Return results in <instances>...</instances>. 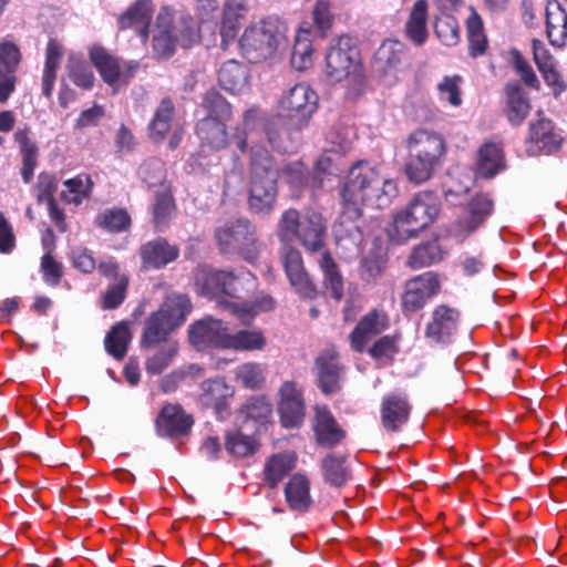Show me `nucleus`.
I'll return each instance as SVG.
<instances>
[{"label":"nucleus","instance_id":"obj_59","mask_svg":"<svg viewBox=\"0 0 567 567\" xmlns=\"http://www.w3.org/2000/svg\"><path fill=\"white\" fill-rule=\"evenodd\" d=\"M312 23L317 33L326 38L336 20L334 7L331 0H317L312 12Z\"/></svg>","mask_w":567,"mask_h":567},{"label":"nucleus","instance_id":"obj_19","mask_svg":"<svg viewBox=\"0 0 567 567\" xmlns=\"http://www.w3.org/2000/svg\"><path fill=\"white\" fill-rule=\"evenodd\" d=\"M411 55L408 47L396 39H386L377 49L372 68L380 76L396 74L409 65Z\"/></svg>","mask_w":567,"mask_h":567},{"label":"nucleus","instance_id":"obj_42","mask_svg":"<svg viewBox=\"0 0 567 567\" xmlns=\"http://www.w3.org/2000/svg\"><path fill=\"white\" fill-rule=\"evenodd\" d=\"M249 73L247 66L236 60H228L218 71L219 85L230 92L239 93L248 84Z\"/></svg>","mask_w":567,"mask_h":567},{"label":"nucleus","instance_id":"obj_60","mask_svg":"<svg viewBox=\"0 0 567 567\" xmlns=\"http://www.w3.org/2000/svg\"><path fill=\"white\" fill-rule=\"evenodd\" d=\"M177 342L161 344V349L146 359L145 371L151 375L161 374L171 365L174 357L177 354Z\"/></svg>","mask_w":567,"mask_h":567},{"label":"nucleus","instance_id":"obj_20","mask_svg":"<svg viewBox=\"0 0 567 567\" xmlns=\"http://www.w3.org/2000/svg\"><path fill=\"white\" fill-rule=\"evenodd\" d=\"M412 403L405 392H390L380 404V422L388 433H398L409 422Z\"/></svg>","mask_w":567,"mask_h":567},{"label":"nucleus","instance_id":"obj_43","mask_svg":"<svg viewBox=\"0 0 567 567\" xmlns=\"http://www.w3.org/2000/svg\"><path fill=\"white\" fill-rule=\"evenodd\" d=\"M62 54V45L55 39H50L47 44L45 62L41 79V92L47 99L52 96Z\"/></svg>","mask_w":567,"mask_h":567},{"label":"nucleus","instance_id":"obj_40","mask_svg":"<svg viewBox=\"0 0 567 567\" xmlns=\"http://www.w3.org/2000/svg\"><path fill=\"white\" fill-rule=\"evenodd\" d=\"M285 498L291 511L298 513L309 511L312 505L309 480L301 474L292 475L285 486Z\"/></svg>","mask_w":567,"mask_h":567},{"label":"nucleus","instance_id":"obj_46","mask_svg":"<svg viewBox=\"0 0 567 567\" xmlns=\"http://www.w3.org/2000/svg\"><path fill=\"white\" fill-rule=\"evenodd\" d=\"M94 225L110 234L127 231L132 226V218L125 208H106L94 218Z\"/></svg>","mask_w":567,"mask_h":567},{"label":"nucleus","instance_id":"obj_22","mask_svg":"<svg viewBox=\"0 0 567 567\" xmlns=\"http://www.w3.org/2000/svg\"><path fill=\"white\" fill-rule=\"evenodd\" d=\"M157 17L158 25H167L175 42L182 48H190L199 41L196 21L189 14H174L169 9L164 8Z\"/></svg>","mask_w":567,"mask_h":567},{"label":"nucleus","instance_id":"obj_14","mask_svg":"<svg viewBox=\"0 0 567 567\" xmlns=\"http://www.w3.org/2000/svg\"><path fill=\"white\" fill-rule=\"evenodd\" d=\"M286 277L295 291L303 299L317 297V287L305 268L302 255L292 245H284L279 251Z\"/></svg>","mask_w":567,"mask_h":567},{"label":"nucleus","instance_id":"obj_2","mask_svg":"<svg viewBox=\"0 0 567 567\" xmlns=\"http://www.w3.org/2000/svg\"><path fill=\"white\" fill-rule=\"evenodd\" d=\"M279 195V171L271 153L261 145L248 151V197L251 213L269 216L277 206Z\"/></svg>","mask_w":567,"mask_h":567},{"label":"nucleus","instance_id":"obj_26","mask_svg":"<svg viewBox=\"0 0 567 567\" xmlns=\"http://www.w3.org/2000/svg\"><path fill=\"white\" fill-rule=\"evenodd\" d=\"M140 257L144 269H162L179 257V248L166 238L157 237L140 247Z\"/></svg>","mask_w":567,"mask_h":567},{"label":"nucleus","instance_id":"obj_39","mask_svg":"<svg viewBox=\"0 0 567 567\" xmlns=\"http://www.w3.org/2000/svg\"><path fill=\"white\" fill-rule=\"evenodd\" d=\"M225 121L214 117H204L196 124V134L202 146L220 151L228 145V135Z\"/></svg>","mask_w":567,"mask_h":567},{"label":"nucleus","instance_id":"obj_16","mask_svg":"<svg viewBox=\"0 0 567 567\" xmlns=\"http://www.w3.org/2000/svg\"><path fill=\"white\" fill-rule=\"evenodd\" d=\"M461 312L446 303L433 308L424 329L425 339L432 344L447 346L455 336Z\"/></svg>","mask_w":567,"mask_h":567},{"label":"nucleus","instance_id":"obj_18","mask_svg":"<svg viewBox=\"0 0 567 567\" xmlns=\"http://www.w3.org/2000/svg\"><path fill=\"white\" fill-rule=\"evenodd\" d=\"M154 423L158 436L179 439L190 433L194 417L179 403H165Z\"/></svg>","mask_w":567,"mask_h":567},{"label":"nucleus","instance_id":"obj_62","mask_svg":"<svg viewBox=\"0 0 567 567\" xmlns=\"http://www.w3.org/2000/svg\"><path fill=\"white\" fill-rule=\"evenodd\" d=\"M66 187L62 190L61 198L68 204L80 205L83 199L87 198L92 192L93 183L87 176L85 181L81 176L66 179L64 183Z\"/></svg>","mask_w":567,"mask_h":567},{"label":"nucleus","instance_id":"obj_21","mask_svg":"<svg viewBox=\"0 0 567 567\" xmlns=\"http://www.w3.org/2000/svg\"><path fill=\"white\" fill-rule=\"evenodd\" d=\"M22 61L20 48L12 41H0V103L4 104L16 91L17 72Z\"/></svg>","mask_w":567,"mask_h":567},{"label":"nucleus","instance_id":"obj_30","mask_svg":"<svg viewBox=\"0 0 567 567\" xmlns=\"http://www.w3.org/2000/svg\"><path fill=\"white\" fill-rule=\"evenodd\" d=\"M153 17L151 0H136L117 18L120 30L134 29L145 42L148 39V29Z\"/></svg>","mask_w":567,"mask_h":567},{"label":"nucleus","instance_id":"obj_54","mask_svg":"<svg viewBox=\"0 0 567 567\" xmlns=\"http://www.w3.org/2000/svg\"><path fill=\"white\" fill-rule=\"evenodd\" d=\"M442 257L440 245L436 241H426L413 248L408 257L406 266L417 270L440 261Z\"/></svg>","mask_w":567,"mask_h":567},{"label":"nucleus","instance_id":"obj_8","mask_svg":"<svg viewBox=\"0 0 567 567\" xmlns=\"http://www.w3.org/2000/svg\"><path fill=\"white\" fill-rule=\"evenodd\" d=\"M326 70L334 82L361 74V56L353 38L343 34L331 42L326 54Z\"/></svg>","mask_w":567,"mask_h":567},{"label":"nucleus","instance_id":"obj_57","mask_svg":"<svg viewBox=\"0 0 567 567\" xmlns=\"http://www.w3.org/2000/svg\"><path fill=\"white\" fill-rule=\"evenodd\" d=\"M230 395V389L220 379L208 380L203 383V399L206 405H212L217 414L226 410L225 399Z\"/></svg>","mask_w":567,"mask_h":567},{"label":"nucleus","instance_id":"obj_63","mask_svg":"<svg viewBox=\"0 0 567 567\" xmlns=\"http://www.w3.org/2000/svg\"><path fill=\"white\" fill-rule=\"evenodd\" d=\"M400 336H383L377 339L368 349L369 355L374 360H386L392 362L394 357L400 352Z\"/></svg>","mask_w":567,"mask_h":567},{"label":"nucleus","instance_id":"obj_56","mask_svg":"<svg viewBox=\"0 0 567 567\" xmlns=\"http://www.w3.org/2000/svg\"><path fill=\"white\" fill-rule=\"evenodd\" d=\"M239 413L246 420L264 425L271 417L272 404L265 395H254L240 406Z\"/></svg>","mask_w":567,"mask_h":567},{"label":"nucleus","instance_id":"obj_4","mask_svg":"<svg viewBox=\"0 0 567 567\" xmlns=\"http://www.w3.org/2000/svg\"><path fill=\"white\" fill-rule=\"evenodd\" d=\"M327 221L322 214L308 208L284 210L278 219L276 235L284 245L297 240L310 254L326 250Z\"/></svg>","mask_w":567,"mask_h":567},{"label":"nucleus","instance_id":"obj_9","mask_svg":"<svg viewBox=\"0 0 567 567\" xmlns=\"http://www.w3.org/2000/svg\"><path fill=\"white\" fill-rule=\"evenodd\" d=\"M442 290L440 275L429 270L404 281L400 307L404 316L420 312Z\"/></svg>","mask_w":567,"mask_h":567},{"label":"nucleus","instance_id":"obj_36","mask_svg":"<svg viewBox=\"0 0 567 567\" xmlns=\"http://www.w3.org/2000/svg\"><path fill=\"white\" fill-rule=\"evenodd\" d=\"M545 23L549 43L563 48L567 40V12L558 0L547 1Z\"/></svg>","mask_w":567,"mask_h":567},{"label":"nucleus","instance_id":"obj_41","mask_svg":"<svg viewBox=\"0 0 567 567\" xmlns=\"http://www.w3.org/2000/svg\"><path fill=\"white\" fill-rule=\"evenodd\" d=\"M427 22V1L416 0L411 9L408 21L404 27V33L416 47H422L429 37Z\"/></svg>","mask_w":567,"mask_h":567},{"label":"nucleus","instance_id":"obj_52","mask_svg":"<svg viewBox=\"0 0 567 567\" xmlns=\"http://www.w3.org/2000/svg\"><path fill=\"white\" fill-rule=\"evenodd\" d=\"M259 445L254 436L243 433L241 430L228 431L225 434V449L235 457L250 456L258 451Z\"/></svg>","mask_w":567,"mask_h":567},{"label":"nucleus","instance_id":"obj_32","mask_svg":"<svg viewBox=\"0 0 567 567\" xmlns=\"http://www.w3.org/2000/svg\"><path fill=\"white\" fill-rule=\"evenodd\" d=\"M248 7L245 0H225L220 22V45L227 50L237 37L241 20L245 19Z\"/></svg>","mask_w":567,"mask_h":567},{"label":"nucleus","instance_id":"obj_58","mask_svg":"<svg viewBox=\"0 0 567 567\" xmlns=\"http://www.w3.org/2000/svg\"><path fill=\"white\" fill-rule=\"evenodd\" d=\"M200 105L207 112L206 117L228 121L231 116L230 104L215 87H212L205 92Z\"/></svg>","mask_w":567,"mask_h":567},{"label":"nucleus","instance_id":"obj_17","mask_svg":"<svg viewBox=\"0 0 567 567\" xmlns=\"http://www.w3.org/2000/svg\"><path fill=\"white\" fill-rule=\"evenodd\" d=\"M278 413L285 429L299 427L306 415L303 392L295 381H285L279 389Z\"/></svg>","mask_w":567,"mask_h":567},{"label":"nucleus","instance_id":"obj_53","mask_svg":"<svg viewBox=\"0 0 567 567\" xmlns=\"http://www.w3.org/2000/svg\"><path fill=\"white\" fill-rule=\"evenodd\" d=\"M313 62V48L310 39L309 30H299L291 52V65L298 70L303 71L312 65Z\"/></svg>","mask_w":567,"mask_h":567},{"label":"nucleus","instance_id":"obj_35","mask_svg":"<svg viewBox=\"0 0 567 567\" xmlns=\"http://www.w3.org/2000/svg\"><path fill=\"white\" fill-rule=\"evenodd\" d=\"M173 324L153 311L144 322L143 331L140 338L142 349L150 350L169 341V336L175 332Z\"/></svg>","mask_w":567,"mask_h":567},{"label":"nucleus","instance_id":"obj_10","mask_svg":"<svg viewBox=\"0 0 567 567\" xmlns=\"http://www.w3.org/2000/svg\"><path fill=\"white\" fill-rule=\"evenodd\" d=\"M564 141L563 131L545 116L544 111L538 110L536 118L528 124L526 153L529 156L553 155L561 150Z\"/></svg>","mask_w":567,"mask_h":567},{"label":"nucleus","instance_id":"obj_50","mask_svg":"<svg viewBox=\"0 0 567 567\" xmlns=\"http://www.w3.org/2000/svg\"><path fill=\"white\" fill-rule=\"evenodd\" d=\"M466 32L468 41V54L477 58L485 54L488 41L484 32V25L480 14L472 10L466 19Z\"/></svg>","mask_w":567,"mask_h":567},{"label":"nucleus","instance_id":"obj_6","mask_svg":"<svg viewBox=\"0 0 567 567\" xmlns=\"http://www.w3.org/2000/svg\"><path fill=\"white\" fill-rule=\"evenodd\" d=\"M214 238L221 255L236 254L250 264L259 257L257 227L247 218L239 217L217 226Z\"/></svg>","mask_w":567,"mask_h":567},{"label":"nucleus","instance_id":"obj_34","mask_svg":"<svg viewBox=\"0 0 567 567\" xmlns=\"http://www.w3.org/2000/svg\"><path fill=\"white\" fill-rule=\"evenodd\" d=\"M14 143L18 145L21 156V176L25 184H29L38 166L39 147L32 137L29 127L18 128L13 134Z\"/></svg>","mask_w":567,"mask_h":567},{"label":"nucleus","instance_id":"obj_28","mask_svg":"<svg viewBox=\"0 0 567 567\" xmlns=\"http://www.w3.org/2000/svg\"><path fill=\"white\" fill-rule=\"evenodd\" d=\"M388 328V318L384 312L377 309L365 313L351 331L349 339L351 348L359 353L365 349L367 342Z\"/></svg>","mask_w":567,"mask_h":567},{"label":"nucleus","instance_id":"obj_1","mask_svg":"<svg viewBox=\"0 0 567 567\" xmlns=\"http://www.w3.org/2000/svg\"><path fill=\"white\" fill-rule=\"evenodd\" d=\"M396 195L395 181L383 178L367 161H358L349 169L341 189L342 215L357 220L364 204L383 209Z\"/></svg>","mask_w":567,"mask_h":567},{"label":"nucleus","instance_id":"obj_49","mask_svg":"<svg viewBox=\"0 0 567 567\" xmlns=\"http://www.w3.org/2000/svg\"><path fill=\"white\" fill-rule=\"evenodd\" d=\"M226 350L256 351L266 347V338L258 329H243L235 333H227Z\"/></svg>","mask_w":567,"mask_h":567},{"label":"nucleus","instance_id":"obj_12","mask_svg":"<svg viewBox=\"0 0 567 567\" xmlns=\"http://www.w3.org/2000/svg\"><path fill=\"white\" fill-rule=\"evenodd\" d=\"M89 55L102 80L113 89L127 85L140 66L136 61H123L113 56L101 45L92 47Z\"/></svg>","mask_w":567,"mask_h":567},{"label":"nucleus","instance_id":"obj_11","mask_svg":"<svg viewBox=\"0 0 567 567\" xmlns=\"http://www.w3.org/2000/svg\"><path fill=\"white\" fill-rule=\"evenodd\" d=\"M318 94L306 83H298L280 100V110L296 131L306 127L318 109Z\"/></svg>","mask_w":567,"mask_h":567},{"label":"nucleus","instance_id":"obj_3","mask_svg":"<svg viewBox=\"0 0 567 567\" xmlns=\"http://www.w3.org/2000/svg\"><path fill=\"white\" fill-rule=\"evenodd\" d=\"M408 159L404 174L409 182H427L444 164L447 145L444 137L432 130L416 128L405 140Z\"/></svg>","mask_w":567,"mask_h":567},{"label":"nucleus","instance_id":"obj_5","mask_svg":"<svg viewBox=\"0 0 567 567\" xmlns=\"http://www.w3.org/2000/svg\"><path fill=\"white\" fill-rule=\"evenodd\" d=\"M440 212L437 197L432 192H419L392 217L386 236L393 244L401 245L416 238L427 228Z\"/></svg>","mask_w":567,"mask_h":567},{"label":"nucleus","instance_id":"obj_7","mask_svg":"<svg viewBox=\"0 0 567 567\" xmlns=\"http://www.w3.org/2000/svg\"><path fill=\"white\" fill-rule=\"evenodd\" d=\"M278 44V29L266 20L247 27L239 40L241 54L250 63H259L275 55Z\"/></svg>","mask_w":567,"mask_h":567},{"label":"nucleus","instance_id":"obj_24","mask_svg":"<svg viewBox=\"0 0 567 567\" xmlns=\"http://www.w3.org/2000/svg\"><path fill=\"white\" fill-rule=\"evenodd\" d=\"M317 371V385L326 394L338 392L340 386L341 364L339 353L334 349L321 351L315 360Z\"/></svg>","mask_w":567,"mask_h":567},{"label":"nucleus","instance_id":"obj_37","mask_svg":"<svg viewBox=\"0 0 567 567\" xmlns=\"http://www.w3.org/2000/svg\"><path fill=\"white\" fill-rule=\"evenodd\" d=\"M174 116L175 104L173 100L168 96L163 97L147 125L148 137L152 142L156 144L164 142L173 127Z\"/></svg>","mask_w":567,"mask_h":567},{"label":"nucleus","instance_id":"obj_51","mask_svg":"<svg viewBox=\"0 0 567 567\" xmlns=\"http://www.w3.org/2000/svg\"><path fill=\"white\" fill-rule=\"evenodd\" d=\"M320 268L323 272L324 288L330 291V296L336 300L343 297V280L338 270V266L328 250H323L319 260Z\"/></svg>","mask_w":567,"mask_h":567},{"label":"nucleus","instance_id":"obj_44","mask_svg":"<svg viewBox=\"0 0 567 567\" xmlns=\"http://www.w3.org/2000/svg\"><path fill=\"white\" fill-rule=\"evenodd\" d=\"M321 468L324 482L333 487L346 485L352 477L351 470L347 466V455L327 454L321 462Z\"/></svg>","mask_w":567,"mask_h":567},{"label":"nucleus","instance_id":"obj_25","mask_svg":"<svg viewBox=\"0 0 567 567\" xmlns=\"http://www.w3.org/2000/svg\"><path fill=\"white\" fill-rule=\"evenodd\" d=\"M312 431L317 444L323 447L337 446L347 435L326 405L315 406Z\"/></svg>","mask_w":567,"mask_h":567},{"label":"nucleus","instance_id":"obj_13","mask_svg":"<svg viewBox=\"0 0 567 567\" xmlns=\"http://www.w3.org/2000/svg\"><path fill=\"white\" fill-rule=\"evenodd\" d=\"M239 276L231 270L203 267L195 277V286L199 295L214 300L223 297L239 298Z\"/></svg>","mask_w":567,"mask_h":567},{"label":"nucleus","instance_id":"obj_27","mask_svg":"<svg viewBox=\"0 0 567 567\" xmlns=\"http://www.w3.org/2000/svg\"><path fill=\"white\" fill-rule=\"evenodd\" d=\"M505 104L503 112L507 121L513 126H519L528 116L532 104L527 93L522 85L515 81H508L504 86Z\"/></svg>","mask_w":567,"mask_h":567},{"label":"nucleus","instance_id":"obj_38","mask_svg":"<svg viewBox=\"0 0 567 567\" xmlns=\"http://www.w3.org/2000/svg\"><path fill=\"white\" fill-rule=\"evenodd\" d=\"M192 309L193 305L187 295L173 292L164 298L156 311L177 330L186 321Z\"/></svg>","mask_w":567,"mask_h":567},{"label":"nucleus","instance_id":"obj_61","mask_svg":"<svg viewBox=\"0 0 567 567\" xmlns=\"http://www.w3.org/2000/svg\"><path fill=\"white\" fill-rule=\"evenodd\" d=\"M236 380L246 389H261L265 383V368L258 362L240 364L235 372Z\"/></svg>","mask_w":567,"mask_h":567},{"label":"nucleus","instance_id":"obj_45","mask_svg":"<svg viewBox=\"0 0 567 567\" xmlns=\"http://www.w3.org/2000/svg\"><path fill=\"white\" fill-rule=\"evenodd\" d=\"M296 456L293 453L274 454L264 467V481L270 488L278 484L295 468Z\"/></svg>","mask_w":567,"mask_h":567},{"label":"nucleus","instance_id":"obj_48","mask_svg":"<svg viewBox=\"0 0 567 567\" xmlns=\"http://www.w3.org/2000/svg\"><path fill=\"white\" fill-rule=\"evenodd\" d=\"M131 340L132 333L128 323L121 321L107 332L104 340L105 350L114 359L122 360L126 355Z\"/></svg>","mask_w":567,"mask_h":567},{"label":"nucleus","instance_id":"obj_47","mask_svg":"<svg viewBox=\"0 0 567 567\" xmlns=\"http://www.w3.org/2000/svg\"><path fill=\"white\" fill-rule=\"evenodd\" d=\"M176 210V204L171 187L164 186L155 192L152 205V220L156 229L166 226Z\"/></svg>","mask_w":567,"mask_h":567},{"label":"nucleus","instance_id":"obj_31","mask_svg":"<svg viewBox=\"0 0 567 567\" xmlns=\"http://www.w3.org/2000/svg\"><path fill=\"white\" fill-rule=\"evenodd\" d=\"M389 264L386 249L379 240L362 256L359 265L360 279L365 284H377L384 275Z\"/></svg>","mask_w":567,"mask_h":567},{"label":"nucleus","instance_id":"obj_64","mask_svg":"<svg viewBox=\"0 0 567 567\" xmlns=\"http://www.w3.org/2000/svg\"><path fill=\"white\" fill-rule=\"evenodd\" d=\"M281 173L287 184L298 190L308 186L311 187V176L301 161L286 163L281 167Z\"/></svg>","mask_w":567,"mask_h":567},{"label":"nucleus","instance_id":"obj_23","mask_svg":"<svg viewBox=\"0 0 567 567\" xmlns=\"http://www.w3.org/2000/svg\"><path fill=\"white\" fill-rule=\"evenodd\" d=\"M494 212V200L488 194L473 196L465 206V213L455 221L457 231L466 235L477 230Z\"/></svg>","mask_w":567,"mask_h":567},{"label":"nucleus","instance_id":"obj_15","mask_svg":"<svg viewBox=\"0 0 567 567\" xmlns=\"http://www.w3.org/2000/svg\"><path fill=\"white\" fill-rule=\"evenodd\" d=\"M228 330L223 320L205 317L188 326L187 338L189 344L197 351L226 350Z\"/></svg>","mask_w":567,"mask_h":567},{"label":"nucleus","instance_id":"obj_29","mask_svg":"<svg viewBox=\"0 0 567 567\" xmlns=\"http://www.w3.org/2000/svg\"><path fill=\"white\" fill-rule=\"evenodd\" d=\"M269 144L282 153H292L300 144V131H296L288 120L278 116L267 122L265 126Z\"/></svg>","mask_w":567,"mask_h":567},{"label":"nucleus","instance_id":"obj_33","mask_svg":"<svg viewBox=\"0 0 567 567\" xmlns=\"http://www.w3.org/2000/svg\"><path fill=\"white\" fill-rule=\"evenodd\" d=\"M506 167L503 143L486 142L477 150L476 171L481 177L493 178Z\"/></svg>","mask_w":567,"mask_h":567},{"label":"nucleus","instance_id":"obj_55","mask_svg":"<svg viewBox=\"0 0 567 567\" xmlns=\"http://www.w3.org/2000/svg\"><path fill=\"white\" fill-rule=\"evenodd\" d=\"M224 307L231 313L243 318L245 316L255 317L260 312L271 311L276 301L270 295L260 293L252 301H245L243 303L237 302H223Z\"/></svg>","mask_w":567,"mask_h":567}]
</instances>
